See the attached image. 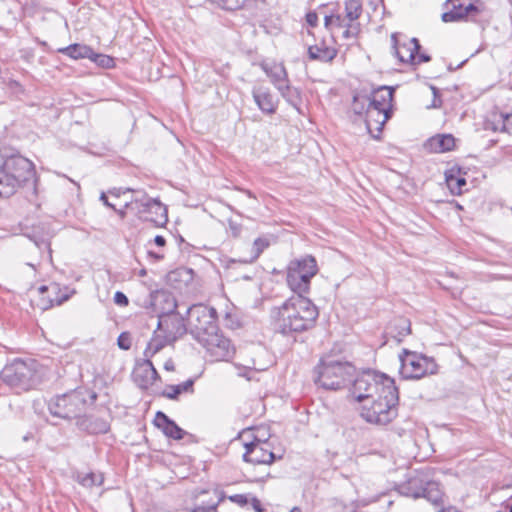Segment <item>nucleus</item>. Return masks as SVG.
Returning a JSON list of instances; mask_svg holds the SVG:
<instances>
[{"instance_id":"nucleus-1","label":"nucleus","mask_w":512,"mask_h":512,"mask_svg":"<svg viewBox=\"0 0 512 512\" xmlns=\"http://www.w3.org/2000/svg\"><path fill=\"white\" fill-rule=\"evenodd\" d=\"M306 295L295 294L280 307H274L271 310L277 332L284 336H292L315 326L319 311Z\"/></svg>"},{"instance_id":"nucleus-2","label":"nucleus","mask_w":512,"mask_h":512,"mask_svg":"<svg viewBox=\"0 0 512 512\" xmlns=\"http://www.w3.org/2000/svg\"><path fill=\"white\" fill-rule=\"evenodd\" d=\"M370 406L364 404L361 408V417L369 423L386 425L398 415L399 394L394 380H386L382 392L372 398Z\"/></svg>"},{"instance_id":"nucleus-3","label":"nucleus","mask_w":512,"mask_h":512,"mask_svg":"<svg viewBox=\"0 0 512 512\" xmlns=\"http://www.w3.org/2000/svg\"><path fill=\"white\" fill-rule=\"evenodd\" d=\"M165 304L160 310L155 309L158 313L157 328L162 335H165L172 343L186 333L184 320L175 313L177 303L175 298L165 292H157L151 294V305L157 307L159 304Z\"/></svg>"},{"instance_id":"nucleus-4","label":"nucleus","mask_w":512,"mask_h":512,"mask_svg":"<svg viewBox=\"0 0 512 512\" xmlns=\"http://www.w3.org/2000/svg\"><path fill=\"white\" fill-rule=\"evenodd\" d=\"M315 383L326 390H339L352 381L355 367L349 362L321 360L315 368Z\"/></svg>"},{"instance_id":"nucleus-5","label":"nucleus","mask_w":512,"mask_h":512,"mask_svg":"<svg viewBox=\"0 0 512 512\" xmlns=\"http://www.w3.org/2000/svg\"><path fill=\"white\" fill-rule=\"evenodd\" d=\"M6 173L3 178L7 181L1 195H13L24 183L34 179V165L27 158L20 155L8 157L1 166Z\"/></svg>"},{"instance_id":"nucleus-6","label":"nucleus","mask_w":512,"mask_h":512,"mask_svg":"<svg viewBox=\"0 0 512 512\" xmlns=\"http://www.w3.org/2000/svg\"><path fill=\"white\" fill-rule=\"evenodd\" d=\"M318 273L316 259L311 255L290 261L287 267V284L295 294H308L311 279Z\"/></svg>"},{"instance_id":"nucleus-7","label":"nucleus","mask_w":512,"mask_h":512,"mask_svg":"<svg viewBox=\"0 0 512 512\" xmlns=\"http://www.w3.org/2000/svg\"><path fill=\"white\" fill-rule=\"evenodd\" d=\"M386 380L392 379L373 370L363 371L353 380L350 393L356 401L364 402L381 393Z\"/></svg>"},{"instance_id":"nucleus-8","label":"nucleus","mask_w":512,"mask_h":512,"mask_svg":"<svg viewBox=\"0 0 512 512\" xmlns=\"http://www.w3.org/2000/svg\"><path fill=\"white\" fill-rule=\"evenodd\" d=\"M0 378L11 388L27 391L32 388L35 382L34 363L15 359L2 369Z\"/></svg>"},{"instance_id":"nucleus-9","label":"nucleus","mask_w":512,"mask_h":512,"mask_svg":"<svg viewBox=\"0 0 512 512\" xmlns=\"http://www.w3.org/2000/svg\"><path fill=\"white\" fill-rule=\"evenodd\" d=\"M85 405L86 399L82 392L73 390L52 398L48 403V409L55 417L72 419L84 411Z\"/></svg>"},{"instance_id":"nucleus-10","label":"nucleus","mask_w":512,"mask_h":512,"mask_svg":"<svg viewBox=\"0 0 512 512\" xmlns=\"http://www.w3.org/2000/svg\"><path fill=\"white\" fill-rule=\"evenodd\" d=\"M188 322L192 334L197 341L204 334H210L218 329L217 313L213 307L204 304H194L188 310Z\"/></svg>"},{"instance_id":"nucleus-11","label":"nucleus","mask_w":512,"mask_h":512,"mask_svg":"<svg viewBox=\"0 0 512 512\" xmlns=\"http://www.w3.org/2000/svg\"><path fill=\"white\" fill-rule=\"evenodd\" d=\"M399 359L400 374L404 379H420L437 371V365L432 359L415 352L404 350Z\"/></svg>"},{"instance_id":"nucleus-12","label":"nucleus","mask_w":512,"mask_h":512,"mask_svg":"<svg viewBox=\"0 0 512 512\" xmlns=\"http://www.w3.org/2000/svg\"><path fill=\"white\" fill-rule=\"evenodd\" d=\"M213 361H229L235 354L231 340L219 333V329L210 334H204L198 341Z\"/></svg>"},{"instance_id":"nucleus-13","label":"nucleus","mask_w":512,"mask_h":512,"mask_svg":"<svg viewBox=\"0 0 512 512\" xmlns=\"http://www.w3.org/2000/svg\"><path fill=\"white\" fill-rule=\"evenodd\" d=\"M127 191L132 192L133 197L131 201L125 204V208H130L136 215L145 212V209H155V212L160 216L158 217V223L164 221L163 204L159 200L150 198L143 190L127 188Z\"/></svg>"},{"instance_id":"nucleus-14","label":"nucleus","mask_w":512,"mask_h":512,"mask_svg":"<svg viewBox=\"0 0 512 512\" xmlns=\"http://www.w3.org/2000/svg\"><path fill=\"white\" fill-rule=\"evenodd\" d=\"M267 443L262 442L259 439L255 441L245 443V453L243 454V460L253 465H269L275 460V454L269 451Z\"/></svg>"},{"instance_id":"nucleus-15","label":"nucleus","mask_w":512,"mask_h":512,"mask_svg":"<svg viewBox=\"0 0 512 512\" xmlns=\"http://www.w3.org/2000/svg\"><path fill=\"white\" fill-rule=\"evenodd\" d=\"M391 41L394 53L401 62L409 63L416 60V55L418 54V51L421 47L418 39L411 38L407 39L403 43H400L398 41V34L393 33L391 35Z\"/></svg>"},{"instance_id":"nucleus-16","label":"nucleus","mask_w":512,"mask_h":512,"mask_svg":"<svg viewBox=\"0 0 512 512\" xmlns=\"http://www.w3.org/2000/svg\"><path fill=\"white\" fill-rule=\"evenodd\" d=\"M394 97V88L389 86H381L371 93L368 108H375L384 113L392 115V101Z\"/></svg>"},{"instance_id":"nucleus-17","label":"nucleus","mask_w":512,"mask_h":512,"mask_svg":"<svg viewBox=\"0 0 512 512\" xmlns=\"http://www.w3.org/2000/svg\"><path fill=\"white\" fill-rule=\"evenodd\" d=\"M391 117L389 113H384L375 108L366 109L365 124L369 134L376 140L380 139V134L387 120Z\"/></svg>"},{"instance_id":"nucleus-18","label":"nucleus","mask_w":512,"mask_h":512,"mask_svg":"<svg viewBox=\"0 0 512 512\" xmlns=\"http://www.w3.org/2000/svg\"><path fill=\"white\" fill-rule=\"evenodd\" d=\"M134 377L135 381L143 389H147L160 378L152 361L147 358H145L142 363L137 365V368L134 371Z\"/></svg>"},{"instance_id":"nucleus-19","label":"nucleus","mask_w":512,"mask_h":512,"mask_svg":"<svg viewBox=\"0 0 512 512\" xmlns=\"http://www.w3.org/2000/svg\"><path fill=\"white\" fill-rule=\"evenodd\" d=\"M252 96L258 108L265 114H274L277 109L278 100L273 96L269 88L262 86L254 87Z\"/></svg>"},{"instance_id":"nucleus-20","label":"nucleus","mask_w":512,"mask_h":512,"mask_svg":"<svg viewBox=\"0 0 512 512\" xmlns=\"http://www.w3.org/2000/svg\"><path fill=\"white\" fill-rule=\"evenodd\" d=\"M154 424L157 428L161 429L167 437L174 440L183 439L186 433L173 420H171L165 413L161 411L156 413Z\"/></svg>"},{"instance_id":"nucleus-21","label":"nucleus","mask_w":512,"mask_h":512,"mask_svg":"<svg viewBox=\"0 0 512 512\" xmlns=\"http://www.w3.org/2000/svg\"><path fill=\"white\" fill-rule=\"evenodd\" d=\"M260 67L270 78V81L275 88H278L289 80L288 73L283 63H278L275 61H263L260 64Z\"/></svg>"},{"instance_id":"nucleus-22","label":"nucleus","mask_w":512,"mask_h":512,"mask_svg":"<svg viewBox=\"0 0 512 512\" xmlns=\"http://www.w3.org/2000/svg\"><path fill=\"white\" fill-rule=\"evenodd\" d=\"M426 148L433 153H444L454 149L455 138L452 134H438L429 138Z\"/></svg>"},{"instance_id":"nucleus-23","label":"nucleus","mask_w":512,"mask_h":512,"mask_svg":"<svg viewBox=\"0 0 512 512\" xmlns=\"http://www.w3.org/2000/svg\"><path fill=\"white\" fill-rule=\"evenodd\" d=\"M171 344H173V343L168 338H166L165 335H162L161 332H159L158 330H155L153 332L152 338L150 339V341L148 342V344L144 350V356H145V358L151 360V358L155 354L160 352L167 345H171Z\"/></svg>"},{"instance_id":"nucleus-24","label":"nucleus","mask_w":512,"mask_h":512,"mask_svg":"<svg viewBox=\"0 0 512 512\" xmlns=\"http://www.w3.org/2000/svg\"><path fill=\"white\" fill-rule=\"evenodd\" d=\"M424 486L425 481L419 476H414L399 486V492L408 497L419 498L422 496Z\"/></svg>"},{"instance_id":"nucleus-25","label":"nucleus","mask_w":512,"mask_h":512,"mask_svg":"<svg viewBox=\"0 0 512 512\" xmlns=\"http://www.w3.org/2000/svg\"><path fill=\"white\" fill-rule=\"evenodd\" d=\"M308 55L311 60L331 62L336 57L337 51L325 45H313L308 48Z\"/></svg>"},{"instance_id":"nucleus-26","label":"nucleus","mask_w":512,"mask_h":512,"mask_svg":"<svg viewBox=\"0 0 512 512\" xmlns=\"http://www.w3.org/2000/svg\"><path fill=\"white\" fill-rule=\"evenodd\" d=\"M59 52L73 59L92 58L93 50L84 44H72L65 48L59 49Z\"/></svg>"},{"instance_id":"nucleus-27","label":"nucleus","mask_w":512,"mask_h":512,"mask_svg":"<svg viewBox=\"0 0 512 512\" xmlns=\"http://www.w3.org/2000/svg\"><path fill=\"white\" fill-rule=\"evenodd\" d=\"M80 425L91 434H103L109 430V423L101 418L86 417Z\"/></svg>"},{"instance_id":"nucleus-28","label":"nucleus","mask_w":512,"mask_h":512,"mask_svg":"<svg viewBox=\"0 0 512 512\" xmlns=\"http://www.w3.org/2000/svg\"><path fill=\"white\" fill-rule=\"evenodd\" d=\"M281 96L293 107L298 108L301 103L300 91L289 84V80L276 88Z\"/></svg>"},{"instance_id":"nucleus-29","label":"nucleus","mask_w":512,"mask_h":512,"mask_svg":"<svg viewBox=\"0 0 512 512\" xmlns=\"http://www.w3.org/2000/svg\"><path fill=\"white\" fill-rule=\"evenodd\" d=\"M421 497L426 498L428 501H430L434 505H438L442 502L443 492L440 489V486L437 482L426 481Z\"/></svg>"},{"instance_id":"nucleus-30","label":"nucleus","mask_w":512,"mask_h":512,"mask_svg":"<svg viewBox=\"0 0 512 512\" xmlns=\"http://www.w3.org/2000/svg\"><path fill=\"white\" fill-rule=\"evenodd\" d=\"M75 480L85 488H92L94 486H100L104 482L103 474L101 473H81L78 472L75 475Z\"/></svg>"},{"instance_id":"nucleus-31","label":"nucleus","mask_w":512,"mask_h":512,"mask_svg":"<svg viewBox=\"0 0 512 512\" xmlns=\"http://www.w3.org/2000/svg\"><path fill=\"white\" fill-rule=\"evenodd\" d=\"M362 14V1L361 0H345V16L348 22H357Z\"/></svg>"},{"instance_id":"nucleus-32","label":"nucleus","mask_w":512,"mask_h":512,"mask_svg":"<svg viewBox=\"0 0 512 512\" xmlns=\"http://www.w3.org/2000/svg\"><path fill=\"white\" fill-rule=\"evenodd\" d=\"M194 380L188 379L185 382L178 385H171L167 387V390L163 392V396L169 399H177V397L183 392L193 391Z\"/></svg>"},{"instance_id":"nucleus-33","label":"nucleus","mask_w":512,"mask_h":512,"mask_svg":"<svg viewBox=\"0 0 512 512\" xmlns=\"http://www.w3.org/2000/svg\"><path fill=\"white\" fill-rule=\"evenodd\" d=\"M145 210H146L145 212H140L137 215L139 219H141L143 221L151 222L156 227H162L167 223V221H168L167 209L164 205H163L164 221H162L161 223L160 222L158 223V219H159L158 215L159 214L155 212V209H145Z\"/></svg>"},{"instance_id":"nucleus-34","label":"nucleus","mask_w":512,"mask_h":512,"mask_svg":"<svg viewBox=\"0 0 512 512\" xmlns=\"http://www.w3.org/2000/svg\"><path fill=\"white\" fill-rule=\"evenodd\" d=\"M446 183L450 191L455 195H460L462 188L467 184L464 177H457L452 173H446Z\"/></svg>"},{"instance_id":"nucleus-35","label":"nucleus","mask_w":512,"mask_h":512,"mask_svg":"<svg viewBox=\"0 0 512 512\" xmlns=\"http://www.w3.org/2000/svg\"><path fill=\"white\" fill-rule=\"evenodd\" d=\"M369 106V98L366 95H355L352 102V110L357 115L366 114V109Z\"/></svg>"},{"instance_id":"nucleus-36","label":"nucleus","mask_w":512,"mask_h":512,"mask_svg":"<svg viewBox=\"0 0 512 512\" xmlns=\"http://www.w3.org/2000/svg\"><path fill=\"white\" fill-rule=\"evenodd\" d=\"M268 246V242L265 239L257 238L253 243V255L249 260H239L241 263H252L254 262L263 250Z\"/></svg>"},{"instance_id":"nucleus-37","label":"nucleus","mask_w":512,"mask_h":512,"mask_svg":"<svg viewBox=\"0 0 512 512\" xmlns=\"http://www.w3.org/2000/svg\"><path fill=\"white\" fill-rule=\"evenodd\" d=\"M337 28H344L342 36L345 39L356 38L360 32V24L358 22L345 21V25L338 26Z\"/></svg>"},{"instance_id":"nucleus-38","label":"nucleus","mask_w":512,"mask_h":512,"mask_svg":"<svg viewBox=\"0 0 512 512\" xmlns=\"http://www.w3.org/2000/svg\"><path fill=\"white\" fill-rule=\"evenodd\" d=\"M395 328L398 329L397 335L398 341H401L403 337H406L411 333L410 321L406 318H399L395 321Z\"/></svg>"},{"instance_id":"nucleus-39","label":"nucleus","mask_w":512,"mask_h":512,"mask_svg":"<svg viewBox=\"0 0 512 512\" xmlns=\"http://www.w3.org/2000/svg\"><path fill=\"white\" fill-rule=\"evenodd\" d=\"M216 4L226 10H237L244 6L248 0H213Z\"/></svg>"},{"instance_id":"nucleus-40","label":"nucleus","mask_w":512,"mask_h":512,"mask_svg":"<svg viewBox=\"0 0 512 512\" xmlns=\"http://www.w3.org/2000/svg\"><path fill=\"white\" fill-rule=\"evenodd\" d=\"M90 59L103 68H110L114 66V59L107 55L94 53Z\"/></svg>"},{"instance_id":"nucleus-41","label":"nucleus","mask_w":512,"mask_h":512,"mask_svg":"<svg viewBox=\"0 0 512 512\" xmlns=\"http://www.w3.org/2000/svg\"><path fill=\"white\" fill-rule=\"evenodd\" d=\"M441 19L445 23L449 22H461L464 21L461 12H457L455 9H450L442 14Z\"/></svg>"},{"instance_id":"nucleus-42","label":"nucleus","mask_w":512,"mask_h":512,"mask_svg":"<svg viewBox=\"0 0 512 512\" xmlns=\"http://www.w3.org/2000/svg\"><path fill=\"white\" fill-rule=\"evenodd\" d=\"M345 21H346V19H342V16L339 14L327 15V16H325V19H324V25L326 28H330L332 26L337 28L338 26L345 25Z\"/></svg>"},{"instance_id":"nucleus-43","label":"nucleus","mask_w":512,"mask_h":512,"mask_svg":"<svg viewBox=\"0 0 512 512\" xmlns=\"http://www.w3.org/2000/svg\"><path fill=\"white\" fill-rule=\"evenodd\" d=\"M501 131L512 134V114H501Z\"/></svg>"},{"instance_id":"nucleus-44","label":"nucleus","mask_w":512,"mask_h":512,"mask_svg":"<svg viewBox=\"0 0 512 512\" xmlns=\"http://www.w3.org/2000/svg\"><path fill=\"white\" fill-rule=\"evenodd\" d=\"M230 500L240 506L249 504L250 496L246 494H235L230 497Z\"/></svg>"},{"instance_id":"nucleus-45","label":"nucleus","mask_w":512,"mask_h":512,"mask_svg":"<svg viewBox=\"0 0 512 512\" xmlns=\"http://www.w3.org/2000/svg\"><path fill=\"white\" fill-rule=\"evenodd\" d=\"M118 346L123 350H129L131 347V340L126 333L119 335L117 339Z\"/></svg>"},{"instance_id":"nucleus-46","label":"nucleus","mask_w":512,"mask_h":512,"mask_svg":"<svg viewBox=\"0 0 512 512\" xmlns=\"http://www.w3.org/2000/svg\"><path fill=\"white\" fill-rule=\"evenodd\" d=\"M114 302L117 304V305H120V306H126L128 305L129 303V300L127 298V296L120 292V291H117L114 295Z\"/></svg>"},{"instance_id":"nucleus-47","label":"nucleus","mask_w":512,"mask_h":512,"mask_svg":"<svg viewBox=\"0 0 512 512\" xmlns=\"http://www.w3.org/2000/svg\"><path fill=\"white\" fill-rule=\"evenodd\" d=\"M306 21L311 27H315L318 22V15L316 12H309L306 14Z\"/></svg>"},{"instance_id":"nucleus-48","label":"nucleus","mask_w":512,"mask_h":512,"mask_svg":"<svg viewBox=\"0 0 512 512\" xmlns=\"http://www.w3.org/2000/svg\"><path fill=\"white\" fill-rule=\"evenodd\" d=\"M249 504H251L252 508L256 512H263L264 511L260 500L257 499L256 497H250Z\"/></svg>"},{"instance_id":"nucleus-49","label":"nucleus","mask_w":512,"mask_h":512,"mask_svg":"<svg viewBox=\"0 0 512 512\" xmlns=\"http://www.w3.org/2000/svg\"><path fill=\"white\" fill-rule=\"evenodd\" d=\"M58 289V286L53 284V285H50V286H46V285H42L38 288V291H39V294L43 295L44 293L48 292V291H52V292H56Z\"/></svg>"},{"instance_id":"nucleus-50","label":"nucleus","mask_w":512,"mask_h":512,"mask_svg":"<svg viewBox=\"0 0 512 512\" xmlns=\"http://www.w3.org/2000/svg\"><path fill=\"white\" fill-rule=\"evenodd\" d=\"M6 173L4 172L3 168L1 167L0 168V191H2V189H4L5 187V183L7 182L3 176L5 175ZM10 195H1L0 194V197H9Z\"/></svg>"},{"instance_id":"nucleus-51","label":"nucleus","mask_w":512,"mask_h":512,"mask_svg":"<svg viewBox=\"0 0 512 512\" xmlns=\"http://www.w3.org/2000/svg\"><path fill=\"white\" fill-rule=\"evenodd\" d=\"M68 299V296H63L61 298H49L48 300V303H49V306H52L54 303H56L57 305H60L62 302L66 301Z\"/></svg>"},{"instance_id":"nucleus-52","label":"nucleus","mask_w":512,"mask_h":512,"mask_svg":"<svg viewBox=\"0 0 512 512\" xmlns=\"http://www.w3.org/2000/svg\"><path fill=\"white\" fill-rule=\"evenodd\" d=\"M100 200L103 202V204H104L106 207H109V208H111V209H115V206H114L112 203H110V202L108 201V198H107V196H106V194H105L104 192H102V193H101V195H100Z\"/></svg>"},{"instance_id":"nucleus-53","label":"nucleus","mask_w":512,"mask_h":512,"mask_svg":"<svg viewBox=\"0 0 512 512\" xmlns=\"http://www.w3.org/2000/svg\"><path fill=\"white\" fill-rule=\"evenodd\" d=\"M154 243H155L157 246L162 247V246H164V245L166 244V240H165V238H164L163 236H161V235H157V236H155V238H154Z\"/></svg>"},{"instance_id":"nucleus-54","label":"nucleus","mask_w":512,"mask_h":512,"mask_svg":"<svg viewBox=\"0 0 512 512\" xmlns=\"http://www.w3.org/2000/svg\"><path fill=\"white\" fill-rule=\"evenodd\" d=\"M164 369L167 371H174V369H175L174 362L171 359L167 360L164 363Z\"/></svg>"},{"instance_id":"nucleus-55","label":"nucleus","mask_w":512,"mask_h":512,"mask_svg":"<svg viewBox=\"0 0 512 512\" xmlns=\"http://www.w3.org/2000/svg\"><path fill=\"white\" fill-rule=\"evenodd\" d=\"M417 57V63L429 62L431 59L430 56H428L427 54H419Z\"/></svg>"},{"instance_id":"nucleus-56","label":"nucleus","mask_w":512,"mask_h":512,"mask_svg":"<svg viewBox=\"0 0 512 512\" xmlns=\"http://www.w3.org/2000/svg\"><path fill=\"white\" fill-rule=\"evenodd\" d=\"M128 192L127 189L123 190L122 188H115L113 190L110 191V193L116 197H120V195L123 193H126Z\"/></svg>"},{"instance_id":"nucleus-57","label":"nucleus","mask_w":512,"mask_h":512,"mask_svg":"<svg viewBox=\"0 0 512 512\" xmlns=\"http://www.w3.org/2000/svg\"><path fill=\"white\" fill-rule=\"evenodd\" d=\"M127 209H128V208H125V207H124L123 209H116V208H115V209H113V210H114V211H115V212L120 216V218H121V219H124V218L126 217V210H127Z\"/></svg>"},{"instance_id":"nucleus-58","label":"nucleus","mask_w":512,"mask_h":512,"mask_svg":"<svg viewBox=\"0 0 512 512\" xmlns=\"http://www.w3.org/2000/svg\"><path fill=\"white\" fill-rule=\"evenodd\" d=\"M290 512H302L299 507H293Z\"/></svg>"},{"instance_id":"nucleus-59","label":"nucleus","mask_w":512,"mask_h":512,"mask_svg":"<svg viewBox=\"0 0 512 512\" xmlns=\"http://www.w3.org/2000/svg\"><path fill=\"white\" fill-rule=\"evenodd\" d=\"M149 255H151V256H153V257H155V258H157V259L162 258V256H160V255H158V254H155V253H152V252H149Z\"/></svg>"},{"instance_id":"nucleus-60","label":"nucleus","mask_w":512,"mask_h":512,"mask_svg":"<svg viewBox=\"0 0 512 512\" xmlns=\"http://www.w3.org/2000/svg\"><path fill=\"white\" fill-rule=\"evenodd\" d=\"M432 90H433V93L436 94V88L435 87H432Z\"/></svg>"},{"instance_id":"nucleus-61","label":"nucleus","mask_w":512,"mask_h":512,"mask_svg":"<svg viewBox=\"0 0 512 512\" xmlns=\"http://www.w3.org/2000/svg\"><path fill=\"white\" fill-rule=\"evenodd\" d=\"M244 279L249 280L251 277L245 276Z\"/></svg>"},{"instance_id":"nucleus-62","label":"nucleus","mask_w":512,"mask_h":512,"mask_svg":"<svg viewBox=\"0 0 512 512\" xmlns=\"http://www.w3.org/2000/svg\"><path fill=\"white\" fill-rule=\"evenodd\" d=\"M509 512H512V503H511V506H510V510H509Z\"/></svg>"}]
</instances>
